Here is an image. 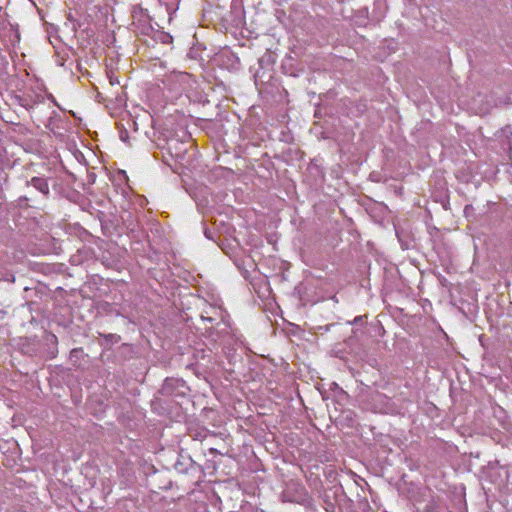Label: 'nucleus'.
<instances>
[{"label": "nucleus", "instance_id": "obj_12", "mask_svg": "<svg viewBox=\"0 0 512 512\" xmlns=\"http://www.w3.org/2000/svg\"><path fill=\"white\" fill-rule=\"evenodd\" d=\"M100 336L103 337L106 341L112 343H118L121 339V337L117 334H100Z\"/></svg>", "mask_w": 512, "mask_h": 512}, {"label": "nucleus", "instance_id": "obj_6", "mask_svg": "<svg viewBox=\"0 0 512 512\" xmlns=\"http://www.w3.org/2000/svg\"><path fill=\"white\" fill-rule=\"evenodd\" d=\"M26 185L40 192L44 199H47L50 195L49 184L46 178L33 177L30 181L26 182Z\"/></svg>", "mask_w": 512, "mask_h": 512}, {"label": "nucleus", "instance_id": "obj_4", "mask_svg": "<svg viewBox=\"0 0 512 512\" xmlns=\"http://www.w3.org/2000/svg\"><path fill=\"white\" fill-rule=\"evenodd\" d=\"M174 469L181 474H188L195 476L202 473V467L196 463L188 454L179 453L177 460L174 463Z\"/></svg>", "mask_w": 512, "mask_h": 512}, {"label": "nucleus", "instance_id": "obj_2", "mask_svg": "<svg viewBox=\"0 0 512 512\" xmlns=\"http://www.w3.org/2000/svg\"><path fill=\"white\" fill-rule=\"evenodd\" d=\"M132 25L136 31L143 35H149L153 32L151 25V18L140 5H135L132 8Z\"/></svg>", "mask_w": 512, "mask_h": 512}, {"label": "nucleus", "instance_id": "obj_11", "mask_svg": "<svg viewBox=\"0 0 512 512\" xmlns=\"http://www.w3.org/2000/svg\"><path fill=\"white\" fill-rule=\"evenodd\" d=\"M32 197H29L27 195L25 196H21L18 198L17 202H18V206L19 207H31L32 205L30 204V201H32Z\"/></svg>", "mask_w": 512, "mask_h": 512}, {"label": "nucleus", "instance_id": "obj_19", "mask_svg": "<svg viewBox=\"0 0 512 512\" xmlns=\"http://www.w3.org/2000/svg\"><path fill=\"white\" fill-rule=\"evenodd\" d=\"M189 56L191 58H196V52L194 51V49H191L190 52H189Z\"/></svg>", "mask_w": 512, "mask_h": 512}, {"label": "nucleus", "instance_id": "obj_15", "mask_svg": "<svg viewBox=\"0 0 512 512\" xmlns=\"http://www.w3.org/2000/svg\"><path fill=\"white\" fill-rule=\"evenodd\" d=\"M102 227L105 229H108L109 227L116 228V225L114 224V222L112 220H109V221L103 222Z\"/></svg>", "mask_w": 512, "mask_h": 512}, {"label": "nucleus", "instance_id": "obj_8", "mask_svg": "<svg viewBox=\"0 0 512 512\" xmlns=\"http://www.w3.org/2000/svg\"><path fill=\"white\" fill-rule=\"evenodd\" d=\"M188 435L193 440L203 441L209 435V431L203 427L189 428Z\"/></svg>", "mask_w": 512, "mask_h": 512}, {"label": "nucleus", "instance_id": "obj_1", "mask_svg": "<svg viewBox=\"0 0 512 512\" xmlns=\"http://www.w3.org/2000/svg\"><path fill=\"white\" fill-rule=\"evenodd\" d=\"M282 497L284 502L297 503L301 505H305L309 502V494L304 485L294 481L287 484L282 493Z\"/></svg>", "mask_w": 512, "mask_h": 512}, {"label": "nucleus", "instance_id": "obj_9", "mask_svg": "<svg viewBox=\"0 0 512 512\" xmlns=\"http://www.w3.org/2000/svg\"><path fill=\"white\" fill-rule=\"evenodd\" d=\"M153 38L155 41H158L162 44H171L172 41H173V37L167 33V32H164V31H160V30H156L154 31L153 30Z\"/></svg>", "mask_w": 512, "mask_h": 512}, {"label": "nucleus", "instance_id": "obj_16", "mask_svg": "<svg viewBox=\"0 0 512 512\" xmlns=\"http://www.w3.org/2000/svg\"><path fill=\"white\" fill-rule=\"evenodd\" d=\"M30 355H34V356H37L36 353H40L41 352V349L40 348H30L28 351H27Z\"/></svg>", "mask_w": 512, "mask_h": 512}, {"label": "nucleus", "instance_id": "obj_18", "mask_svg": "<svg viewBox=\"0 0 512 512\" xmlns=\"http://www.w3.org/2000/svg\"><path fill=\"white\" fill-rule=\"evenodd\" d=\"M362 320H363V317H362V316H357V317L354 319L353 323H354V324H358V323H361V322H362Z\"/></svg>", "mask_w": 512, "mask_h": 512}, {"label": "nucleus", "instance_id": "obj_17", "mask_svg": "<svg viewBox=\"0 0 512 512\" xmlns=\"http://www.w3.org/2000/svg\"><path fill=\"white\" fill-rule=\"evenodd\" d=\"M204 234L208 239H213V234L209 229H205Z\"/></svg>", "mask_w": 512, "mask_h": 512}, {"label": "nucleus", "instance_id": "obj_3", "mask_svg": "<svg viewBox=\"0 0 512 512\" xmlns=\"http://www.w3.org/2000/svg\"><path fill=\"white\" fill-rule=\"evenodd\" d=\"M41 352L36 353V355L45 360L54 359L58 355V338L57 336L50 332L45 331L42 336Z\"/></svg>", "mask_w": 512, "mask_h": 512}, {"label": "nucleus", "instance_id": "obj_22", "mask_svg": "<svg viewBox=\"0 0 512 512\" xmlns=\"http://www.w3.org/2000/svg\"><path fill=\"white\" fill-rule=\"evenodd\" d=\"M183 156H184V155H183V154H181V153H177V154H176V157H177V158H183Z\"/></svg>", "mask_w": 512, "mask_h": 512}, {"label": "nucleus", "instance_id": "obj_21", "mask_svg": "<svg viewBox=\"0 0 512 512\" xmlns=\"http://www.w3.org/2000/svg\"><path fill=\"white\" fill-rule=\"evenodd\" d=\"M203 319L206 320L207 322H212L213 321V319L211 317H206V318L203 317Z\"/></svg>", "mask_w": 512, "mask_h": 512}, {"label": "nucleus", "instance_id": "obj_5", "mask_svg": "<svg viewBox=\"0 0 512 512\" xmlns=\"http://www.w3.org/2000/svg\"><path fill=\"white\" fill-rule=\"evenodd\" d=\"M188 387L183 379L168 377L165 379L159 393L163 396H183Z\"/></svg>", "mask_w": 512, "mask_h": 512}, {"label": "nucleus", "instance_id": "obj_13", "mask_svg": "<svg viewBox=\"0 0 512 512\" xmlns=\"http://www.w3.org/2000/svg\"><path fill=\"white\" fill-rule=\"evenodd\" d=\"M120 139L125 142V143H128V139H129V133L126 129H123L120 131Z\"/></svg>", "mask_w": 512, "mask_h": 512}, {"label": "nucleus", "instance_id": "obj_14", "mask_svg": "<svg viewBox=\"0 0 512 512\" xmlns=\"http://www.w3.org/2000/svg\"><path fill=\"white\" fill-rule=\"evenodd\" d=\"M82 352L81 348H74L70 351V358H78L80 353Z\"/></svg>", "mask_w": 512, "mask_h": 512}, {"label": "nucleus", "instance_id": "obj_10", "mask_svg": "<svg viewBox=\"0 0 512 512\" xmlns=\"http://www.w3.org/2000/svg\"><path fill=\"white\" fill-rule=\"evenodd\" d=\"M164 5L169 13L175 11L178 8L179 0H159Z\"/></svg>", "mask_w": 512, "mask_h": 512}, {"label": "nucleus", "instance_id": "obj_7", "mask_svg": "<svg viewBox=\"0 0 512 512\" xmlns=\"http://www.w3.org/2000/svg\"><path fill=\"white\" fill-rule=\"evenodd\" d=\"M193 358L197 365L207 367L211 362L212 350L207 347L195 348L193 351Z\"/></svg>", "mask_w": 512, "mask_h": 512}, {"label": "nucleus", "instance_id": "obj_20", "mask_svg": "<svg viewBox=\"0 0 512 512\" xmlns=\"http://www.w3.org/2000/svg\"><path fill=\"white\" fill-rule=\"evenodd\" d=\"M209 452H210L211 454H214V455H216V454H218V453H219V452H218V450H217V449H215V448H210V449H209Z\"/></svg>", "mask_w": 512, "mask_h": 512}]
</instances>
